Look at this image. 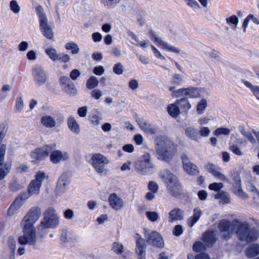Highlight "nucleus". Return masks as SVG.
I'll use <instances>...</instances> for the list:
<instances>
[{"label": "nucleus", "mask_w": 259, "mask_h": 259, "mask_svg": "<svg viewBox=\"0 0 259 259\" xmlns=\"http://www.w3.org/2000/svg\"><path fill=\"white\" fill-rule=\"evenodd\" d=\"M135 169L141 175H149L156 170L155 167L151 161V156L149 153L144 154L141 159L136 162Z\"/></svg>", "instance_id": "6"}, {"label": "nucleus", "mask_w": 259, "mask_h": 259, "mask_svg": "<svg viewBox=\"0 0 259 259\" xmlns=\"http://www.w3.org/2000/svg\"><path fill=\"white\" fill-rule=\"evenodd\" d=\"M59 225V219L53 207L48 208L44 213L40 227L42 229L55 228Z\"/></svg>", "instance_id": "7"}, {"label": "nucleus", "mask_w": 259, "mask_h": 259, "mask_svg": "<svg viewBox=\"0 0 259 259\" xmlns=\"http://www.w3.org/2000/svg\"><path fill=\"white\" fill-rule=\"evenodd\" d=\"M99 84V81L95 76H92L87 80L86 85L88 89L92 90L96 88Z\"/></svg>", "instance_id": "38"}, {"label": "nucleus", "mask_w": 259, "mask_h": 259, "mask_svg": "<svg viewBox=\"0 0 259 259\" xmlns=\"http://www.w3.org/2000/svg\"><path fill=\"white\" fill-rule=\"evenodd\" d=\"M244 84L247 88H249L252 92L253 94L258 100L259 99V87L254 86L250 82L246 80H242Z\"/></svg>", "instance_id": "41"}, {"label": "nucleus", "mask_w": 259, "mask_h": 259, "mask_svg": "<svg viewBox=\"0 0 259 259\" xmlns=\"http://www.w3.org/2000/svg\"><path fill=\"white\" fill-rule=\"evenodd\" d=\"M230 131L228 128L226 127H219L217 128L213 134L215 136H219L220 135H228L230 134Z\"/></svg>", "instance_id": "49"}, {"label": "nucleus", "mask_w": 259, "mask_h": 259, "mask_svg": "<svg viewBox=\"0 0 259 259\" xmlns=\"http://www.w3.org/2000/svg\"><path fill=\"white\" fill-rule=\"evenodd\" d=\"M184 169L189 175L197 176L199 174L197 166L191 162L185 154L181 156Z\"/></svg>", "instance_id": "14"}, {"label": "nucleus", "mask_w": 259, "mask_h": 259, "mask_svg": "<svg viewBox=\"0 0 259 259\" xmlns=\"http://www.w3.org/2000/svg\"><path fill=\"white\" fill-rule=\"evenodd\" d=\"M214 198L217 199H221L224 203H229L231 202L229 194L224 191H219L215 194Z\"/></svg>", "instance_id": "34"}, {"label": "nucleus", "mask_w": 259, "mask_h": 259, "mask_svg": "<svg viewBox=\"0 0 259 259\" xmlns=\"http://www.w3.org/2000/svg\"><path fill=\"white\" fill-rule=\"evenodd\" d=\"M11 165L9 163H6L3 167L0 168V181L5 178L6 176L10 171Z\"/></svg>", "instance_id": "45"}, {"label": "nucleus", "mask_w": 259, "mask_h": 259, "mask_svg": "<svg viewBox=\"0 0 259 259\" xmlns=\"http://www.w3.org/2000/svg\"><path fill=\"white\" fill-rule=\"evenodd\" d=\"M45 53L49 56V58L53 61L58 60L59 54H57V50L53 48L46 49Z\"/></svg>", "instance_id": "42"}, {"label": "nucleus", "mask_w": 259, "mask_h": 259, "mask_svg": "<svg viewBox=\"0 0 259 259\" xmlns=\"http://www.w3.org/2000/svg\"><path fill=\"white\" fill-rule=\"evenodd\" d=\"M175 87H169L168 90L171 92V96L172 98H185V88L175 90Z\"/></svg>", "instance_id": "29"}, {"label": "nucleus", "mask_w": 259, "mask_h": 259, "mask_svg": "<svg viewBox=\"0 0 259 259\" xmlns=\"http://www.w3.org/2000/svg\"><path fill=\"white\" fill-rule=\"evenodd\" d=\"M65 49L67 50H71V53L73 55L77 54L79 52V48L77 44L70 41L65 45Z\"/></svg>", "instance_id": "39"}, {"label": "nucleus", "mask_w": 259, "mask_h": 259, "mask_svg": "<svg viewBox=\"0 0 259 259\" xmlns=\"http://www.w3.org/2000/svg\"><path fill=\"white\" fill-rule=\"evenodd\" d=\"M149 33L151 39L161 49L176 53H180V50L178 48L171 46L167 42L162 40L152 30H150Z\"/></svg>", "instance_id": "11"}, {"label": "nucleus", "mask_w": 259, "mask_h": 259, "mask_svg": "<svg viewBox=\"0 0 259 259\" xmlns=\"http://www.w3.org/2000/svg\"><path fill=\"white\" fill-rule=\"evenodd\" d=\"M41 124L47 128H53L56 126L57 123H61L65 121L63 116L60 115L56 120L55 117L50 115H45L41 117Z\"/></svg>", "instance_id": "15"}, {"label": "nucleus", "mask_w": 259, "mask_h": 259, "mask_svg": "<svg viewBox=\"0 0 259 259\" xmlns=\"http://www.w3.org/2000/svg\"><path fill=\"white\" fill-rule=\"evenodd\" d=\"M205 247L203 243L200 241H197L194 243L193 249L196 252H199L205 250Z\"/></svg>", "instance_id": "51"}, {"label": "nucleus", "mask_w": 259, "mask_h": 259, "mask_svg": "<svg viewBox=\"0 0 259 259\" xmlns=\"http://www.w3.org/2000/svg\"><path fill=\"white\" fill-rule=\"evenodd\" d=\"M230 149L235 155L241 156L243 154L240 148L236 145L230 146Z\"/></svg>", "instance_id": "64"}, {"label": "nucleus", "mask_w": 259, "mask_h": 259, "mask_svg": "<svg viewBox=\"0 0 259 259\" xmlns=\"http://www.w3.org/2000/svg\"><path fill=\"white\" fill-rule=\"evenodd\" d=\"M199 91L196 88L189 87L185 88V98H194L199 97Z\"/></svg>", "instance_id": "32"}, {"label": "nucleus", "mask_w": 259, "mask_h": 259, "mask_svg": "<svg viewBox=\"0 0 259 259\" xmlns=\"http://www.w3.org/2000/svg\"><path fill=\"white\" fill-rule=\"evenodd\" d=\"M148 189L153 193H156L158 191V186L155 182L150 181L148 184Z\"/></svg>", "instance_id": "61"}, {"label": "nucleus", "mask_w": 259, "mask_h": 259, "mask_svg": "<svg viewBox=\"0 0 259 259\" xmlns=\"http://www.w3.org/2000/svg\"><path fill=\"white\" fill-rule=\"evenodd\" d=\"M59 82L60 87L63 89L73 82L67 76H62L59 78Z\"/></svg>", "instance_id": "46"}, {"label": "nucleus", "mask_w": 259, "mask_h": 259, "mask_svg": "<svg viewBox=\"0 0 259 259\" xmlns=\"http://www.w3.org/2000/svg\"><path fill=\"white\" fill-rule=\"evenodd\" d=\"M145 215L148 219L152 222H156L159 218L158 213L155 211H147Z\"/></svg>", "instance_id": "48"}, {"label": "nucleus", "mask_w": 259, "mask_h": 259, "mask_svg": "<svg viewBox=\"0 0 259 259\" xmlns=\"http://www.w3.org/2000/svg\"><path fill=\"white\" fill-rule=\"evenodd\" d=\"M101 118L98 115V113H93L91 117V122L94 125H97L100 123Z\"/></svg>", "instance_id": "58"}, {"label": "nucleus", "mask_w": 259, "mask_h": 259, "mask_svg": "<svg viewBox=\"0 0 259 259\" xmlns=\"http://www.w3.org/2000/svg\"><path fill=\"white\" fill-rule=\"evenodd\" d=\"M246 255L250 258L256 256L259 254V245L258 244H252L246 249Z\"/></svg>", "instance_id": "27"}, {"label": "nucleus", "mask_w": 259, "mask_h": 259, "mask_svg": "<svg viewBox=\"0 0 259 259\" xmlns=\"http://www.w3.org/2000/svg\"><path fill=\"white\" fill-rule=\"evenodd\" d=\"M207 107V101L205 99H202L197 106V112L199 114L203 113Z\"/></svg>", "instance_id": "47"}, {"label": "nucleus", "mask_w": 259, "mask_h": 259, "mask_svg": "<svg viewBox=\"0 0 259 259\" xmlns=\"http://www.w3.org/2000/svg\"><path fill=\"white\" fill-rule=\"evenodd\" d=\"M175 102L179 108L184 112H187L191 108V105L186 98L177 99Z\"/></svg>", "instance_id": "28"}, {"label": "nucleus", "mask_w": 259, "mask_h": 259, "mask_svg": "<svg viewBox=\"0 0 259 259\" xmlns=\"http://www.w3.org/2000/svg\"><path fill=\"white\" fill-rule=\"evenodd\" d=\"M154 144L158 159L168 162L172 158L177 147L170 138L166 136H158L155 139Z\"/></svg>", "instance_id": "2"}, {"label": "nucleus", "mask_w": 259, "mask_h": 259, "mask_svg": "<svg viewBox=\"0 0 259 259\" xmlns=\"http://www.w3.org/2000/svg\"><path fill=\"white\" fill-rule=\"evenodd\" d=\"M123 245L119 243L114 242L113 244L112 250L116 253H121L123 252Z\"/></svg>", "instance_id": "56"}, {"label": "nucleus", "mask_w": 259, "mask_h": 259, "mask_svg": "<svg viewBox=\"0 0 259 259\" xmlns=\"http://www.w3.org/2000/svg\"><path fill=\"white\" fill-rule=\"evenodd\" d=\"M70 183L67 174H63L59 178L57 188L60 191H63L66 189L67 186Z\"/></svg>", "instance_id": "24"}, {"label": "nucleus", "mask_w": 259, "mask_h": 259, "mask_svg": "<svg viewBox=\"0 0 259 259\" xmlns=\"http://www.w3.org/2000/svg\"><path fill=\"white\" fill-rule=\"evenodd\" d=\"M205 54L206 55L214 59L217 58L220 56V53L212 49L206 50L205 51Z\"/></svg>", "instance_id": "62"}, {"label": "nucleus", "mask_w": 259, "mask_h": 259, "mask_svg": "<svg viewBox=\"0 0 259 259\" xmlns=\"http://www.w3.org/2000/svg\"><path fill=\"white\" fill-rule=\"evenodd\" d=\"M233 188L234 193L239 197L245 198H247V195L242 190L241 186V183L239 184H233Z\"/></svg>", "instance_id": "36"}, {"label": "nucleus", "mask_w": 259, "mask_h": 259, "mask_svg": "<svg viewBox=\"0 0 259 259\" xmlns=\"http://www.w3.org/2000/svg\"><path fill=\"white\" fill-rule=\"evenodd\" d=\"M237 235L241 241L251 242L257 239L259 233L255 229H250L249 224L246 222H241L239 229L237 231Z\"/></svg>", "instance_id": "5"}, {"label": "nucleus", "mask_w": 259, "mask_h": 259, "mask_svg": "<svg viewBox=\"0 0 259 259\" xmlns=\"http://www.w3.org/2000/svg\"><path fill=\"white\" fill-rule=\"evenodd\" d=\"M40 214V209L38 207H33L24 217L22 222L23 235L18 238V242L20 244H35L36 230L33 224L38 220Z\"/></svg>", "instance_id": "1"}, {"label": "nucleus", "mask_w": 259, "mask_h": 259, "mask_svg": "<svg viewBox=\"0 0 259 259\" xmlns=\"http://www.w3.org/2000/svg\"><path fill=\"white\" fill-rule=\"evenodd\" d=\"M241 221L238 219H235L230 222L227 220H222L218 224V229L222 233V237L224 240H228L232 237L234 233L237 234Z\"/></svg>", "instance_id": "4"}, {"label": "nucleus", "mask_w": 259, "mask_h": 259, "mask_svg": "<svg viewBox=\"0 0 259 259\" xmlns=\"http://www.w3.org/2000/svg\"><path fill=\"white\" fill-rule=\"evenodd\" d=\"M144 236L148 244L158 248L164 247L162 237L157 232L145 229L144 230Z\"/></svg>", "instance_id": "8"}, {"label": "nucleus", "mask_w": 259, "mask_h": 259, "mask_svg": "<svg viewBox=\"0 0 259 259\" xmlns=\"http://www.w3.org/2000/svg\"><path fill=\"white\" fill-rule=\"evenodd\" d=\"M113 71L116 74H122L123 72V65L121 63L115 64L113 67Z\"/></svg>", "instance_id": "54"}, {"label": "nucleus", "mask_w": 259, "mask_h": 259, "mask_svg": "<svg viewBox=\"0 0 259 259\" xmlns=\"http://www.w3.org/2000/svg\"><path fill=\"white\" fill-rule=\"evenodd\" d=\"M226 20L227 23L230 26L233 25L232 28L233 29L235 30L236 29V27L238 23V18L236 16L232 15L228 18H227Z\"/></svg>", "instance_id": "44"}, {"label": "nucleus", "mask_w": 259, "mask_h": 259, "mask_svg": "<svg viewBox=\"0 0 259 259\" xmlns=\"http://www.w3.org/2000/svg\"><path fill=\"white\" fill-rule=\"evenodd\" d=\"M184 230L182 226L180 225H177L175 226L172 234L176 236H179L183 233Z\"/></svg>", "instance_id": "57"}, {"label": "nucleus", "mask_w": 259, "mask_h": 259, "mask_svg": "<svg viewBox=\"0 0 259 259\" xmlns=\"http://www.w3.org/2000/svg\"><path fill=\"white\" fill-rule=\"evenodd\" d=\"M54 147V145L51 144L43 148H37L31 152V157L34 160H41L49 155Z\"/></svg>", "instance_id": "13"}, {"label": "nucleus", "mask_w": 259, "mask_h": 259, "mask_svg": "<svg viewBox=\"0 0 259 259\" xmlns=\"http://www.w3.org/2000/svg\"><path fill=\"white\" fill-rule=\"evenodd\" d=\"M138 124L140 128L147 134L154 135L158 132L157 127L143 119H139Z\"/></svg>", "instance_id": "17"}, {"label": "nucleus", "mask_w": 259, "mask_h": 259, "mask_svg": "<svg viewBox=\"0 0 259 259\" xmlns=\"http://www.w3.org/2000/svg\"><path fill=\"white\" fill-rule=\"evenodd\" d=\"M10 7L11 11L14 13H18L20 11V7L15 0H12L10 2Z\"/></svg>", "instance_id": "50"}, {"label": "nucleus", "mask_w": 259, "mask_h": 259, "mask_svg": "<svg viewBox=\"0 0 259 259\" xmlns=\"http://www.w3.org/2000/svg\"><path fill=\"white\" fill-rule=\"evenodd\" d=\"M184 219V211L179 208H174L168 213V221L169 223H174Z\"/></svg>", "instance_id": "19"}, {"label": "nucleus", "mask_w": 259, "mask_h": 259, "mask_svg": "<svg viewBox=\"0 0 259 259\" xmlns=\"http://www.w3.org/2000/svg\"><path fill=\"white\" fill-rule=\"evenodd\" d=\"M160 177L165 184L166 188L170 194L175 197H178L182 193V189L177 177L170 170L164 169L160 172Z\"/></svg>", "instance_id": "3"}, {"label": "nucleus", "mask_w": 259, "mask_h": 259, "mask_svg": "<svg viewBox=\"0 0 259 259\" xmlns=\"http://www.w3.org/2000/svg\"><path fill=\"white\" fill-rule=\"evenodd\" d=\"M136 239V253L138 259H146V241L141 235L137 233L135 236Z\"/></svg>", "instance_id": "12"}, {"label": "nucleus", "mask_w": 259, "mask_h": 259, "mask_svg": "<svg viewBox=\"0 0 259 259\" xmlns=\"http://www.w3.org/2000/svg\"><path fill=\"white\" fill-rule=\"evenodd\" d=\"M184 80V76L179 74H174L170 79V83L172 85L171 87H175L176 88V87L181 85Z\"/></svg>", "instance_id": "30"}, {"label": "nucleus", "mask_w": 259, "mask_h": 259, "mask_svg": "<svg viewBox=\"0 0 259 259\" xmlns=\"http://www.w3.org/2000/svg\"><path fill=\"white\" fill-rule=\"evenodd\" d=\"M202 215V211L199 208H196L194 209L193 214L188 219L187 223L190 227H192L199 220Z\"/></svg>", "instance_id": "25"}, {"label": "nucleus", "mask_w": 259, "mask_h": 259, "mask_svg": "<svg viewBox=\"0 0 259 259\" xmlns=\"http://www.w3.org/2000/svg\"><path fill=\"white\" fill-rule=\"evenodd\" d=\"M167 111L169 115L174 117H177L180 113V110L176 102L172 104H170L167 107Z\"/></svg>", "instance_id": "35"}, {"label": "nucleus", "mask_w": 259, "mask_h": 259, "mask_svg": "<svg viewBox=\"0 0 259 259\" xmlns=\"http://www.w3.org/2000/svg\"><path fill=\"white\" fill-rule=\"evenodd\" d=\"M92 165L98 174H102L105 171V166L109 162V160L100 153L92 155L91 157Z\"/></svg>", "instance_id": "10"}, {"label": "nucleus", "mask_w": 259, "mask_h": 259, "mask_svg": "<svg viewBox=\"0 0 259 259\" xmlns=\"http://www.w3.org/2000/svg\"><path fill=\"white\" fill-rule=\"evenodd\" d=\"M16 109L18 112H20L24 107V103L21 97L17 98L16 100Z\"/></svg>", "instance_id": "55"}, {"label": "nucleus", "mask_w": 259, "mask_h": 259, "mask_svg": "<svg viewBox=\"0 0 259 259\" xmlns=\"http://www.w3.org/2000/svg\"><path fill=\"white\" fill-rule=\"evenodd\" d=\"M231 177L234 182L233 184H239L241 183V178L238 171L236 170H233L231 172Z\"/></svg>", "instance_id": "53"}, {"label": "nucleus", "mask_w": 259, "mask_h": 259, "mask_svg": "<svg viewBox=\"0 0 259 259\" xmlns=\"http://www.w3.org/2000/svg\"><path fill=\"white\" fill-rule=\"evenodd\" d=\"M6 151V145L2 144L0 147V165H2L4 162Z\"/></svg>", "instance_id": "59"}, {"label": "nucleus", "mask_w": 259, "mask_h": 259, "mask_svg": "<svg viewBox=\"0 0 259 259\" xmlns=\"http://www.w3.org/2000/svg\"><path fill=\"white\" fill-rule=\"evenodd\" d=\"M202 240L207 246L212 247L216 242L217 238L213 231H207L203 234Z\"/></svg>", "instance_id": "22"}, {"label": "nucleus", "mask_w": 259, "mask_h": 259, "mask_svg": "<svg viewBox=\"0 0 259 259\" xmlns=\"http://www.w3.org/2000/svg\"><path fill=\"white\" fill-rule=\"evenodd\" d=\"M32 75L34 82L38 87L42 86L48 81V76L44 68L39 65H34L32 68Z\"/></svg>", "instance_id": "9"}, {"label": "nucleus", "mask_w": 259, "mask_h": 259, "mask_svg": "<svg viewBox=\"0 0 259 259\" xmlns=\"http://www.w3.org/2000/svg\"><path fill=\"white\" fill-rule=\"evenodd\" d=\"M50 159L53 163H58L61 161H65L69 157V154L66 152H62L60 150H55L51 152Z\"/></svg>", "instance_id": "18"}, {"label": "nucleus", "mask_w": 259, "mask_h": 259, "mask_svg": "<svg viewBox=\"0 0 259 259\" xmlns=\"http://www.w3.org/2000/svg\"><path fill=\"white\" fill-rule=\"evenodd\" d=\"M35 10L38 17L39 23L48 20L46 14L45 13L44 9L41 6H38L36 7Z\"/></svg>", "instance_id": "37"}, {"label": "nucleus", "mask_w": 259, "mask_h": 259, "mask_svg": "<svg viewBox=\"0 0 259 259\" xmlns=\"http://www.w3.org/2000/svg\"><path fill=\"white\" fill-rule=\"evenodd\" d=\"M63 90L70 96H75L77 94V89L73 82L70 84L68 86H66Z\"/></svg>", "instance_id": "40"}, {"label": "nucleus", "mask_w": 259, "mask_h": 259, "mask_svg": "<svg viewBox=\"0 0 259 259\" xmlns=\"http://www.w3.org/2000/svg\"><path fill=\"white\" fill-rule=\"evenodd\" d=\"M46 177V174L43 171H38L35 175V179L33 181L36 182H40L42 184V182L45 180Z\"/></svg>", "instance_id": "60"}, {"label": "nucleus", "mask_w": 259, "mask_h": 259, "mask_svg": "<svg viewBox=\"0 0 259 259\" xmlns=\"http://www.w3.org/2000/svg\"><path fill=\"white\" fill-rule=\"evenodd\" d=\"M39 28L42 34L47 38L52 39L54 37V32L49 25L48 20L40 23Z\"/></svg>", "instance_id": "21"}, {"label": "nucleus", "mask_w": 259, "mask_h": 259, "mask_svg": "<svg viewBox=\"0 0 259 259\" xmlns=\"http://www.w3.org/2000/svg\"><path fill=\"white\" fill-rule=\"evenodd\" d=\"M23 202L19 197L16 198L14 202L11 205L8 210V213H13L15 210L18 209L22 205Z\"/></svg>", "instance_id": "33"}, {"label": "nucleus", "mask_w": 259, "mask_h": 259, "mask_svg": "<svg viewBox=\"0 0 259 259\" xmlns=\"http://www.w3.org/2000/svg\"><path fill=\"white\" fill-rule=\"evenodd\" d=\"M185 134L188 138L196 142H199L200 139L198 130L194 127H187L185 129Z\"/></svg>", "instance_id": "23"}, {"label": "nucleus", "mask_w": 259, "mask_h": 259, "mask_svg": "<svg viewBox=\"0 0 259 259\" xmlns=\"http://www.w3.org/2000/svg\"><path fill=\"white\" fill-rule=\"evenodd\" d=\"M23 188V186L19 183L17 178H14L11 182L9 189L11 191L16 192Z\"/></svg>", "instance_id": "43"}, {"label": "nucleus", "mask_w": 259, "mask_h": 259, "mask_svg": "<svg viewBox=\"0 0 259 259\" xmlns=\"http://www.w3.org/2000/svg\"><path fill=\"white\" fill-rule=\"evenodd\" d=\"M205 167L214 177L217 178L222 181L230 183L229 179L221 172V168L220 167L210 163L205 164Z\"/></svg>", "instance_id": "16"}, {"label": "nucleus", "mask_w": 259, "mask_h": 259, "mask_svg": "<svg viewBox=\"0 0 259 259\" xmlns=\"http://www.w3.org/2000/svg\"><path fill=\"white\" fill-rule=\"evenodd\" d=\"M67 125L69 130L73 133L78 134L80 132L79 125L74 117L70 116L67 120Z\"/></svg>", "instance_id": "26"}, {"label": "nucleus", "mask_w": 259, "mask_h": 259, "mask_svg": "<svg viewBox=\"0 0 259 259\" xmlns=\"http://www.w3.org/2000/svg\"><path fill=\"white\" fill-rule=\"evenodd\" d=\"M41 186V183L32 180L28 186V190L32 195L38 194Z\"/></svg>", "instance_id": "31"}, {"label": "nucleus", "mask_w": 259, "mask_h": 259, "mask_svg": "<svg viewBox=\"0 0 259 259\" xmlns=\"http://www.w3.org/2000/svg\"><path fill=\"white\" fill-rule=\"evenodd\" d=\"M224 185L222 183H213L209 185L208 188L211 190L215 191H221V189L223 188Z\"/></svg>", "instance_id": "52"}, {"label": "nucleus", "mask_w": 259, "mask_h": 259, "mask_svg": "<svg viewBox=\"0 0 259 259\" xmlns=\"http://www.w3.org/2000/svg\"><path fill=\"white\" fill-rule=\"evenodd\" d=\"M108 200L110 206L115 210H119L123 206L122 199L119 198L115 193L110 194Z\"/></svg>", "instance_id": "20"}, {"label": "nucleus", "mask_w": 259, "mask_h": 259, "mask_svg": "<svg viewBox=\"0 0 259 259\" xmlns=\"http://www.w3.org/2000/svg\"><path fill=\"white\" fill-rule=\"evenodd\" d=\"M199 135L202 137H208L210 133V130L207 127H202L198 132Z\"/></svg>", "instance_id": "63"}]
</instances>
